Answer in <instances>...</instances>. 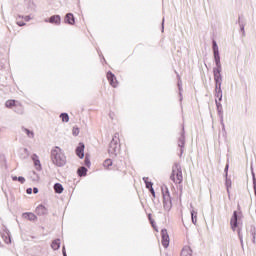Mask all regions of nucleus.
<instances>
[{"label": "nucleus", "instance_id": "nucleus-1", "mask_svg": "<svg viewBox=\"0 0 256 256\" xmlns=\"http://www.w3.org/2000/svg\"><path fill=\"white\" fill-rule=\"evenodd\" d=\"M212 49L214 55V61L216 67L213 68L214 75V83L215 87H221L223 85V75H221V71H223V67L221 66V56L219 55V46L217 45V41H212Z\"/></svg>", "mask_w": 256, "mask_h": 256}, {"label": "nucleus", "instance_id": "nucleus-2", "mask_svg": "<svg viewBox=\"0 0 256 256\" xmlns=\"http://www.w3.org/2000/svg\"><path fill=\"white\" fill-rule=\"evenodd\" d=\"M50 159L56 167H65L67 165V156L59 146H55V148L51 150Z\"/></svg>", "mask_w": 256, "mask_h": 256}, {"label": "nucleus", "instance_id": "nucleus-3", "mask_svg": "<svg viewBox=\"0 0 256 256\" xmlns=\"http://www.w3.org/2000/svg\"><path fill=\"white\" fill-rule=\"evenodd\" d=\"M119 149H121V145L119 144V133H115L108 148L109 155H113L117 157V153H119Z\"/></svg>", "mask_w": 256, "mask_h": 256}, {"label": "nucleus", "instance_id": "nucleus-4", "mask_svg": "<svg viewBox=\"0 0 256 256\" xmlns=\"http://www.w3.org/2000/svg\"><path fill=\"white\" fill-rule=\"evenodd\" d=\"M175 176L179 183L183 181V171L181 170V164L175 163L172 167V173L170 175L171 181H174L175 183Z\"/></svg>", "mask_w": 256, "mask_h": 256}, {"label": "nucleus", "instance_id": "nucleus-5", "mask_svg": "<svg viewBox=\"0 0 256 256\" xmlns=\"http://www.w3.org/2000/svg\"><path fill=\"white\" fill-rule=\"evenodd\" d=\"M166 191L162 188V196H163V207L165 211H171V207H173V203L171 201V194L169 193V188H165Z\"/></svg>", "mask_w": 256, "mask_h": 256}, {"label": "nucleus", "instance_id": "nucleus-6", "mask_svg": "<svg viewBox=\"0 0 256 256\" xmlns=\"http://www.w3.org/2000/svg\"><path fill=\"white\" fill-rule=\"evenodd\" d=\"M241 219V212L234 211L233 215L230 219V225L232 231H236L237 227H239V220Z\"/></svg>", "mask_w": 256, "mask_h": 256}, {"label": "nucleus", "instance_id": "nucleus-7", "mask_svg": "<svg viewBox=\"0 0 256 256\" xmlns=\"http://www.w3.org/2000/svg\"><path fill=\"white\" fill-rule=\"evenodd\" d=\"M178 147H180L179 157H181L185 149V128H182V132L180 134V137L178 138Z\"/></svg>", "mask_w": 256, "mask_h": 256}, {"label": "nucleus", "instance_id": "nucleus-8", "mask_svg": "<svg viewBox=\"0 0 256 256\" xmlns=\"http://www.w3.org/2000/svg\"><path fill=\"white\" fill-rule=\"evenodd\" d=\"M75 153L79 159H83L85 157V144L80 142L75 149Z\"/></svg>", "mask_w": 256, "mask_h": 256}, {"label": "nucleus", "instance_id": "nucleus-9", "mask_svg": "<svg viewBox=\"0 0 256 256\" xmlns=\"http://www.w3.org/2000/svg\"><path fill=\"white\" fill-rule=\"evenodd\" d=\"M161 237L162 245L164 246V249H167V247H169V233L167 232V229L163 228L161 230Z\"/></svg>", "mask_w": 256, "mask_h": 256}, {"label": "nucleus", "instance_id": "nucleus-10", "mask_svg": "<svg viewBox=\"0 0 256 256\" xmlns=\"http://www.w3.org/2000/svg\"><path fill=\"white\" fill-rule=\"evenodd\" d=\"M106 77L111 87H114V88L117 87L119 82L117 81V77H115V74H113V72L108 71Z\"/></svg>", "mask_w": 256, "mask_h": 256}, {"label": "nucleus", "instance_id": "nucleus-11", "mask_svg": "<svg viewBox=\"0 0 256 256\" xmlns=\"http://www.w3.org/2000/svg\"><path fill=\"white\" fill-rule=\"evenodd\" d=\"M45 23H51L52 25H61V16L53 15L48 19H45Z\"/></svg>", "mask_w": 256, "mask_h": 256}, {"label": "nucleus", "instance_id": "nucleus-12", "mask_svg": "<svg viewBox=\"0 0 256 256\" xmlns=\"http://www.w3.org/2000/svg\"><path fill=\"white\" fill-rule=\"evenodd\" d=\"M36 214L40 217H43L49 214V210L47 209V207H45V205L40 204L36 207Z\"/></svg>", "mask_w": 256, "mask_h": 256}, {"label": "nucleus", "instance_id": "nucleus-13", "mask_svg": "<svg viewBox=\"0 0 256 256\" xmlns=\"http://www.w3.org/2000/svg\"><path fill=\"white\" fill-rule=\"evenodd\" d=\"M1 235H2V239H3L4 243L9 245L11 243V232L9 231V229L4 228Z\"/></svg>", "mask_w": 256, "mask_h": 256}, {"label": "nucleus", "instance_id": "nucleus-14", "mask_svg": "<svg viewBox=\"0 0 256 256\" xmlns=\"http://www.w3.org/2000/svg\"><path fill=\"white\" fill-rule=\"evenodd\" d=\"M64 23H66V25H75V16L73 13H67L65 15Z\"/></svg>", "mask_w": 256, "mask_h": 256}, {"label": "nucleus", "instance_id": "nucleus-15", "mask_svg": "<svg viewBox=\"0 0 256 256\" xmlns=\"http://www.w3.org/2000/svg\"><path fill=\"white\" fill-rule=\"evenodd\" d=\"M177 77H178V91H179V101L180 103L183 101V82L181 81V77L179 76V74H177Z\"/></svg>", "mask_w": 256, "mask_h": 256}, {"label": "nucleus", "instance_id": "nucleus-16", "mask_svg": "<svg viewBox=\"0 0 256 256\" xmlns=\"http://www.w3.org/2000/svg\"><path fill=\"white\" fill-rule=\"evenodd\" d=\"M215 97L219 102L223 101V90L221 86H215Z\"/></svg>", "mask_w": 256, "mask_h": 256}, {"label": "nucleus", "instance_id": "nucleus-17", "mask_svg": "<svg viewBox=\"0 0 256 256\" xmlns=\"http://www.w3.org/2000/svg\"><path fill=\"white\" fill-rule=\"evenodd\" d=\"M24 219H27L28 221H37V215L31 212H25L22 214Z\"/></svg>", "mask_w": 256, "mask_h": 256}, {"label": "nucleus", "instance_id": "nucleus-18", "mask_svg": "<svg viewBox=\"0 0 256 256\" xmlns=\"http://www.w3.org/2000/svg\"><path fill=\"white\" fill-rule=\"evenodd\" d=\"M215 104H216L218 117L220 119H223V105L221 104V102H218L217 100H215Z\"/></svg>", "mask_w": 256, "mask_h": 256}, {"label": "nucleus", "instance_id": "nucleus-19", "mask_svg": "<svg viewBox=\"0 0 256 256\" xmlns=\"http://www.w3.org/2000/svg\"><path fill=\"white\" fill-rule=\"evenodd\" d=\"M51 248L54 251H59V249H61V239L53 240L52 243H51Z\"/></svg>", "mask_w": 256, "mask_h": 256}, {"label": "nucleus", "instance_id": "nucleus-20", "mask_svg": "<svg viewBox=\"0 0 256 256\" xmlns=\"http://www.w3.org/2000/svg\"><path fill=\"white\" fill-rule=\"evenodd\" d=\"M87 171H89L85 166L79 167L77 169L78 177H87Z\"/></svg>", "mask_w": 256, "mask_h": 256}, {"label": "nucleus", "instance_id": "nucleus-21", "mask_svg": "<svg viewBox=\"0 0 256 256\" xmlns=\"http://www.w3.org/2000/svg\"><path fill=\"white\" fill-rule=\"evenodd\" d=\"M181 256H193V250L189 246H185L181 251Z\"/></svg>", "mask_w": 256, "mask_h": 256}, {"label": "nucleus", "instance_id": "nucleus-22", "mask_svg": "<svg viewBox=\"0 0 256 256\" xmlns=\"http://www.w3.org/2000/svg\"><path fill=\"white\" fill-rule=\"evenodd\" d=\"M14 113H17L18 115H23V113H25V109L23 108V105L16 104V106H14Z\"/></svg>", "mask_w": 256, "mask_h": 256}, {"label": "nucleus", "instance_id": "nucleus-23", "mask_svg": "<svg viewBox=\"0 0 256 256\" xmlns=\"http://www.w3.org/2000/svg\"><path fill=\"white\" fill-rule=\"evenodd\" d=\"M21 129H22L23 133H26V135H27V137H29V139H33V137H35V132H33L32 130H29L23 126Z\"/></svg>", "mask_w": 256, "mask_h": 256}, {"label": "nucleus", "instance_id": "nucleus-24", "mask_svg": "<svg viewBox=\"0 0 256 256\" xmlns=\"http://www.w3.org/2000/svg\"><path fill=\"white\" fill-rule=\"evenodd\" d=\"M54 191L55 193H58V195H61V193H63V185L61 183H55Z\"/></svg>", "mask_w": 256, "mask_h": 256}, {"label": "nucleus", "instance_id": "nucleus-25", "mask_svg": "<svg viewBox=\"0 0 256 256\" xmlns=\"http://www.w3.org/2000/svg\"><path fill=\"white\" fill-rule=\"evenodd\" d=\"M237 23H238V25L240 27V31L242 33V37H245V24L242 23L241 16H239Z\"/></svg>", "mask_w": 256, "mask_h": 256}, {"label": "nucleus", "instance_id": "nucleus-26", "mask_svg": "<svg viewBox=\"0 0 256 256\" xmlns=\"http://www.w3.org/2000/svg\"><path fill=\"white\" fill-rule=\"evenodd\" d=\"M16 105L17 104L15 100H7L5 102V107H7V109H13V107H15Z\"/></svg>", "mask_w": 256, "mask_h": 256}, {"label": "nucleus", "instance_id": "nucleus-27", "mask_svg": "<svg viewBox=\"0 0 256 256\" xmlns=\"http://www.w3.org/2000/svg\"><path fill=\"white\" fill-rule=\"evenodd\" d=\"M250 236L252 237V243H256L255 239H256V227L255 226H251L250 227Z\"/></svg>", "mask_w": 256, "mask_h": 256}, {"label": "nucleus", "instance_id": "nucleus-28", "mask_svg": "<svg viewBox=\"0 0 256 256\" xmlns=\"http://www.w3.org/2000/svg\"><path fill=\"white\" fill-rule=\"evenodd\" d=\"M231 185H232V182H231V179H229L228 176L225 177V187H226V191L229 195V189H231Z\"/></svg>", "mask_w": 256, "mask_h": 256}, {"label": "nucleus", "instance_id": "nucleus-29", "mask_svg": "<svg viewBox=\"0 0 256 256\" xmlns=\"http://www.w3.org/2000/svg\"><path fill=\"white\" fill-rule=\"evenodd\" d=\"M60 119H62L63 123H69V114L68 113H61Z\"/></svg>", "mask_w": 256, "mask_h": 256}, {"label": "nucleus", "instance_id": "nucleus-30", "mask_svg": "<svg viewBox=\"0 0 256 256\" xmlns=\"http://www.w3.org/2000/svg\"><path fill=\"white\" fill-rule=\"evenodd\" d=\"M191 219L193 225H197V211L191 210Z\"/></svg>", "mask_w": 256, "mask_h": 256}, {"label": "nucleus", "instance_id": "nucleus-31", "mask_svg": "<svg viewBox=\"0 0 256 256\" xmlns=\"http://www.w3.org/2000/svg\"><path fill=\"white\" fill-rule=\"evenodd\" d=\"M33 161H34V165H35L37 171H41V169H42L41 161L39 160V158H37V159L33 158Z\"/></svg>", "mask_w": 256, "mask_h": 256}, {"label": "nucleus", "instance_id": "nucleus-32", "mask_svg": "<svg viewBox=\"0 0 256 256\" xmlns=\"http://www.w3.org/2000/svg\"><path fill=\"white\" fill-rule=\"evenodd\" d=\"M105 169H109L113 165V160L111 159H106L103 163Z\"/></svg>", "mask_w": 256, "mask_h": 256}, {"label": "nucleus", "instance_id": "nucleus-33", "mask_svg": "<svg viewBox=\"0 0 256 256\" xmlns=\"http://www.w3.org/2000/svg\"><path fill=\"white\" fill-rule=\"evenodd\" d=\"M84 165H86L88 168L91 167V159L89 158V154L85 155Z\"/></svg>", "mask_w": 256, "mask_h": 256}, {"label": "nucleus", "instance_id": "nucleus-34", "mask_svg": "<svg viewBox=\"0 0 256 256\" xmlns=\"http://www.w3.org/2000/svg\"><path fill=\"white\" fill-rule=\"evenodd\" d=\"M222 136L227 139V130H225V123H222Z\"/></svg>", "mask_w": 256, "mask_h": 256}, {"label": "nucleus", "instance_id": "nucleus-35", "mask_svg": "<svg viewBox=\"0 0 256 256\" xmlns=\"http://www.w3.org/2000/svg\"><path fill=\"white\" fill-rule=\"evenodd\" d=\"M148 217H149V221H150V223H151L153 229H155V231H158V230H157V227L155 226V220H153V219L151 218V214H149Z\"/></svg>", "mask_w": 256, "mask_h": 256}, {"label": "nucleus", "instance_id": "nucleus-36", "mask_svg": "<svg viewBox=\"0 0 256 256\" xmlns=\"http://www.w3.org/2000/svg\"><path fill=\"white\" fill-rule=\"evenodd\" d=\"M148 217H149V221H150V223H151L153 229H155V231H158V230H157V227L155 226V220H153V219L151 218V214H149Z\"/></svg>", "mask_w": 256, "mask_h": 256}, {"label": "nucleus", "instance_id": "nucleus-37", "mask_svg": "<svg viewBox=\"0 0 256 256\" xmlns=\"http://www.w3.org/2000/svg\"><path fill=\"white\" fill-rule=\"evenodd\" d=\"M148 217H149V221H150V223H151L153 229H155V231H158V230H157V227L155 226V220H153V219L151 218V214H149Z\"/></svg>", "mask_w": 256, "mask_h": 256}, {"label": "nucleus", "instance_id": "nucleus-38", "mask_svg": "<svg viewBox=\"0 0 256 256\" xmlns=\"http://www.w3.org/2000/svg\"><path fill=\"white\" fill-rule=\"evenodd\" d=\"M238 237L240 239L241 246L243 247V234L241 233L240 228H238Z\"/></svg>", "mask_w": 256, "mask_h": 256}, {"label": "nucleus", "instance_id": "nucleus-39", "mask_svg": "<svg viewBox=\"0 0 256 256\" xmlns=\"http://www.w3.org/2000/svg\"><path fill=\"white\" fill-rule=\"evenodd\" d=\"M224 177H229V164H226L224 168Z\"/></svg>", "mask_w": 256, "mask_h": 256}, {"label": "nucleus", "instance_id": "nucleus-40", "mask_svg": "<svg viewBox=\"0 0 256 256\" xmlns=\"http://www.w3.org/2000/svg\"><path fill=\"white\" fill-rule=\"evenodd\" d=\"M72 134L74 135V137H77V135H79V128L73 127Z\"/></svg>", "mask_w": 256, "mask_h": 256}, {"label": "nucleus", "instance_id": "nucleus-41", "mask_svg": "<svg viewBox=\"0 0 256 256\" xmlns=\"http://www.w3.org/2000/svg\"><path fill=\"white\" fill-rule=\"evenodd\" d=\"M146 189L151 190L153 189V182H146Z\"/></svg>", "mask_w": 256, "mask_h": 256}, {"label": "nucleus", "instance_id": "nucleus-42", "mask_svg": "<svg viewBox=\"0 0 256 256\" xmlns=\"http://www.w3.org/2000/svg\"><path fill=\"white\" fill-rule=\"evenodd\" d=\"M19 18L20 19H24V21H26V22H29V20L31 19V16H29V15L28 16H24V17L23 16H19Z\"/></svg>", "mask_w": 256, "mask_h": 256}, {"label": "nucleus", "instance_id": "nucleus-43", "mask_svg": "<svg viewBox=\"0 0 256 256\" xmlns=\"http://www.w3.org/2000/svg\"><path fill=\"white\" fill-rule=\"evenodd\" d=\"M18 181H19V183H21V185H23L25 183V177L19 176Z\"/></svg>", "mask_w": 256, "mask_h": 256}, {"label": "nucleus", "instance_id": "nucleus-44", "mask_svg": "<svg viewBox=\"0 0 256 256\" xmlns=\"http://www.w3.org/2000/svg\"><path fill=\"white\" fill-rule=\"evenodd\" d=\"M17 26H18V27H25V22H23V21H18V22H17Z\"/></svg>", "mask_w": 256, "mask_h": 256}, {"label": "nucleus", "instance_id": "nucleus-45", "mask_svg": "<svg viewBox=\"0 0 256 256\" xmlns=\"http://www.w3.org/2000/svg\"><path fill=\"white\" fill-rule=\"evenodd\" d=\"M26 193L27 195H31V193H33V188H27Z\"/></svg>", "mask_w": 256, "mask_h": 256}, {"label": "nucleus", "instance_id": "nucleus-46", "mask_svg": "<svg viewBox=\"0 0 256 256\" xmlns=\"http://www.w3.org/2000/svg\"><path fill=\"white\" fill-rule=\"evenodd\" d=\"M165 31V18L162 19V33Z\"/></svg>", "mask_w": 256, "mask_h": 256}, {"label": "nucleus", "instance_id": "nucleus-47", "mask_svg": "<svg viewBox=\"0 0 256 256\" xmlns=\"http://www.w3.org/2000/svg\"><path fill=\"white\" fill-rule=\"evenodd\" d=\"M32 191H33L34 195H37V193H39V188L34 187Z\"/></svg>", "mask_w": 256, "mask_h": 256}, {"label": "nucleus", "instance_id": "nucleus-48", "mask_svg": "<svg viewBox=\"0 0 256 256\" xmlns=\"http://www.w3.org/2000/svg\"><path fill=\"white\" fill-rule=\"evenodd\" d=\"M62 254L63 256H67V250L65 249V246L62 247Z\"/></svg>", "mask_w": 256, "mask_h": 256}, {"label": "nucleus", "instance_id": "nucleus-49", "mask_svg": "<svg viewBox=\"0 0 256 256\" xmlns=\"http://www.w3.org/2000/svg\"><path fill=\"white\" fill-rule=\"evenodd\" d=\"M62 254L63 256H67V250L65 249V246L62 247Z\"/></svg>", "mask_w": 256, "mask_h": 256}, {"label": "nucleus", "instance_id": "nucleus-50", "mask_svg": "<svg viewBox=\"0 0 256 256\" xmlns=\"http://www.w3.org/2000/svg\"><path fill=\"white\" fill-rule=\"evenodd\" d=\"M149 192L151 193V195L155 198V189L154 188H151L149 190Z\"/></svg>", "mask_w": 256, "mask_h": 256}, {"label": "nucleus", "instance_id": "nucleus-51", "mask_svg": "<svg viewBox=\"0 0 256 256\" xmlns=\"http://www.w3.org/2000/svg\"><path fill=\"white\" fill-rule=\"evenodd\" d=\"M143 181L145 184L149 183V177H143Z\"/></svg>", "mask_w": 256, "mask_h": 256}, {"label": "nucleus", "instance_id": "nucleus-52", "mask_svg": "<svg viewBox=\"0 0 256 256\" xmlns=\"http://www.w3.org/2000/svg\"><path fill=\"white\" fill-rule=\"evenodd\" d=\"M18 178L17 176H12V181H18Z\"/></svg>", "mask_w": 256, "mask_h": 256}, {"label": "nucleus", "instance_id": "nucleus-53", "mask_svg": "<svg viewBox=\"0 0 256 256\" xmlns=\"http://www.w3.org/2000/svg\"><path fill=\"white\" fill-rule=\"evenodd\" d=\"M220 123H221V125L223 126V114H222V118H220Z\"/></svg>", "mask_w": 256, "mask_h": 256}, {"label": "nucleus", "instance_id": "nucleus-54", "mask_svg": "<svg viewBox=\"0 0 256 256\" xmlns=\"http://www.w3.org/2000/svg\"><path fill=\"white\" fill-rule=\"evenodd\" d=\"M24 153H27V148H24Z\"/></svg>", "mask_w": 256, "mask_h": 256}, {"label": "nucleus", "instance_id": "nucleus-55", "mask_svg": "<svg viewBox=\"0 0 256 256\" xmlns=\"http://www.w3.org/2000/svg\"><path fill=\"white\" fill-rule=\"evenodd\" d=\"M111 119H113V114H110Z\"/></svg>", "mask_w": 256, "mask_h": 256}, {"label": "nucleus", "instance_id": "nucleus-56", "mask_svg": "<svg viewBox=\"0 0 256 256\" xmlns=\"http://www.w3.org/2000/svg\"><path fill=\"white\" fill-rule=\"evenodd\" d=\"M111 119H113V114H110Z\"/></svg>", "mask_w": 256, "mask_h": 256}]
</instances>
